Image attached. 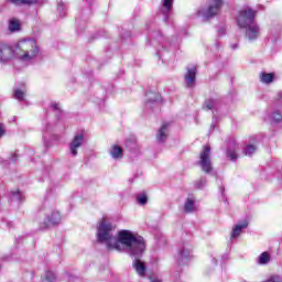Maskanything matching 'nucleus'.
<instances>
[{
	"label": "nucleus",
	"instance_id": "nucleus-1",
	"mask_svg": "<svg viewBox=\"0 0 282 282\" xmlns=\"http://www.w3.org/2000/svg\"><path fill=\"white\" fill-rule=\"evenodd\" d=\"M112 230H116V225L108 221L107 217L104 216L97 227V241L99 243H107L108 250H122L124 246L130 257H142L147 245L142 236H135L129 230H121L118 232L117 239L113 237Z\"/></svg>",
	"mask_w": 282,
	"mask_h": 282
},
{
	"label": "nucleus",
	"instance_id": "nucleus-2",
	"mask_svg": "<svg viewBox=\"0 0 282 282\" xmlns=\"http://www.w3.org/2000/svg\"><path fill=\"white\" fill-rule=\"evenodd\" d=\"M257 17V11L249 9L240 10L238 13L237 23L238 26H240L241 30L246 31V36L249 39V41H254L259 39V25L253 24L254 18Z\"/></svg>",
	"mask_w": 282,
	"mask_h": 282
},
{
	"label": "nucleus",
	"instance_id": "nucleus-3",
	"mask_svg": "<svg viewBox=\"0 0 282 282\" xmlns=\"http://www.w3.org/2000/svg\"><path fill=\"white\" fill-rule=\"evenodd\" d=\"M14 50H17L20 61H32L33 58H36V55L40 52L36 41L31 39L18 41L14 45Z\"/></svg>",
	"mask_w": 282,
	"mask_h": 282
},
{
	"label": "nucleus",
	"instance_id": "nucleus-4",
	"mask_svg": "<svg viewBox=\"0 0 282 282\" xmlns=\"http://www.w3.org/2000/svg\"><path fill=\"white\" fill-rule=\"evenodd\" d=\"M15 57L17 51L14 50V46L6 42H0V63H10V61H14Z\"/></svg>",
	"mask_w": 282,
	"mask_h": 282
},
{
	"label": "nucleus",
	"instance_id": "nucleus-5",
	"mask_svg": "<svg viewBox=\"0 0 282 282\" xmlns=\"http://www.w3.org/2000/svg\"><path fill=\"white\" fill-rule=\"evenodd\" d=\"M199 166L204 173H210L213 171V163L210 162V145H204L199 155Z\"/></svg>",
	"mask_w": 282,
	"mask_h": 282
},
{
	"label": "nucleus",
	"instance_id": "nucleus-6",
	"mask_svg": "<svg viewBox=\"0 0 282 282\" xmlns=\"http://www.w3.org/2000/svg\"><path fill=\"white\" fill-rule=\"evenodd\" d=\"M83 142H85V135L77 134L74 137L73 141L69 144V151L74 158L78 155V149L83 147Z\"/></svg>",
	"mask_w": 282,
	"mask_h": 282
},
{
	"label": "nucleus",
	"instance_id": "nucleus-7",
	"mask_svg": "<svg viewBox=\"0 0 282 282\" xmlns=\"http://www.w3.org/2000/svg\"><path fill=\"white\" fill-rule=\"evenodd\" d=\"M59 223H61V214L58 212H53L46 216L42 225V228L44 229L52 228V226H56Z\"/></svg>",
	"mask_w": 282,
	"mask_h": 282
},
{
	"label": "nucleus",
	"instance_id": "nucleus-8",
	"mask_svg": "<svg viewBox=\"0 0 282 282\" xmlns=\"http://www.w3.org/2000/svg\"><path fill=\"white\" fill-rule=\"evenodd\" d=\"M197 76V66L192 65L187 68V73L185 74V80L187 87H195V78Z\"/></svg>",
	"mask_w": 282,
	"mask_h": 282
},
{
	"label": "nucleus",
	"instance_id": "nucleus-9",
	"mask_svg": "<svg viewBox=\"0 0 282 282\" xmlns=\"http://www.w3.org/2000/svg\"><path fill=\"white\" fill-rule=\"evenodd\" d=\"M221 6H224V0H214V3L210 4L207 9V12H206L207 19H210L213 17H216V14H219V10H221Z\"/></svg>",
	"mask_w": 282,
	"mask_h": 282
},
{
	"label": "nucleus",
	"instance_id": "nucleus-10",
	"mask_svg": "<svg viewBox=\"0 0 282 282\" xmlns=\"http://www.w3.org/2000/svg\"><path fill=\"white\" fill-rule=\"evenodd\" d=\"M132 268L139 276H144V274H147V264L140 259H135L133 261Z\"/></svg>",
	"mask_w": 282,
	"mask_h": 282
},
{
	"label": "nucleus",
	"instance_id": "nucleus-11",
	"mask_svg": "<svg viewBox=\"0 0 282 282\" xmlns=\"http://www.w3.org/2000/svg\"><path fill=\"white\" fill-rule=\"evenodd\" d=\"M169 123H163L162 127L159 129L156 134L158 142H166V138H169Z\"/></svg>",
	"mask_w": 282,
	"mask_h": 282
},
{
	"label": "nucleus",
	"instance_id": "nucleus-12",
	"mask_svg": "<svg viewBox=\"0 0 282 282\" xmlns=\"http://www.w3.org/2000/svg\"><path fill=\"white\" fill-rule=\"evenodd\" d=\"M243 228H248V221L246 220L242 224H238L232 228L230 239H237V237L241 235Z\"/></svg>",
	"mask_w": 282,
	"mask_h": 282
},
{
	"label": "nucleus",
	"instance_id": "nucleus-13",
	"mask_svg": "<svg viewBox=\"0 0 282 282\" xmlns=\"http://www.w3.org/2000/svg\"><path fill=\"white\" fill-rule=\"evenodd\" d=\"M8 3H12L13 6H36L39 0H7Z\"/></svg>",
	"mask_w": 282,
	"mask_h": 282
},
{
	"label": "nucleus",
	"instance_id": "nucleus-14",
	"mask_svg": "<svg viewBox=\"0 0 282 282\" xmlns=\"http://www.w3.org/2000/svg\"><path fill=\"white\" fill-rule=\"evenodd\" d=\"M260 80L264 85H270V83H274V73H260Z\"/></svg>",
	"mask_w": 282,
	"mask_h": 282
},
{
	"label": "nucleus",
	"instance_id": "nucleus-15",
	"mask_svg": "<svg viewBox=\"0 0 282 282\" xmlns=\"http://www.w3.org/2000/svg\"><path fill=\"white\" fill-rule=\"evenodd\" d=\"M183 208L185 210V213H194L195 210V198H186Z\"/></svg>",
	"mask_w": 282,
	"mask_h": 282
},
{
	"label": "nucleus",
	"instance_id": "nucleus-16",
	"mask_svg": "<svg viewBox=\"0 0 282 282\" xmlns=\"http://www.w3.org/2000/svg\"><path fill=\"white\" fill-rule=\"evenodd\" d=\"M110 155L115 160L122 159V148H120V145H117V144L112 145V149L110 151Z\"/></svg>",
	"mask_w": 282,
	"mask_h": 282
},
{
	"label": "nucleus",
	"instance_id": "nucleus-17",
	"mask_svg": "<svg viewBox=\"0 0 282 282\" xmlns=\"http://www.w3.org/2000/svg\"><path fill=\"white\" fill-rule=\"evenodd\" d=\"M21 30V22L17 19H12L9 22V32H19Z\"/></svg>",
	"mask_w": 282,
	"mask_h": 282
},
{
	"label": "nucleus",
	"instance_id": "nucleus-18",
	"mask_svg": "<svg viewBox=\"0 0 282 282\" xmlns=\"http://www.w3.org/2000/svg\"><path fill=\"white\" fill-rule=\"evenodd\" d=\"M271 120H272L273 124L281 123L282 122L281 111H279V110L273 111L271 115Z\"/></svg>",
	"mask_w": 282,
	"mask_h": 282
},
{
	"label": "nucleus",
	"instance_id": "nucleus-19",
	"mask_svg": "<svg viewBox=\"0 0 282 282\" xmlns=\"http://www.w3.org/2000/svg\"><path fill=\"white\" fill-rule=\"evenodd\" d=\"M259 263L261 265H265V263H270V253L268 252H262L260 256H259Z\"/></svg>",
	"mask_w": 282,
	"mask_h": 282
},
{
	"label": "nucleus",
	"instance_id": "nucleus-20",
	"mask_svg": "<svg viewBox=\"0 0 282 282\" xmlns=\"http://www.w3.org/2000/svg\"><path fill=\"white\" fill-rule=\"evenodd\" d=\"M13 97L15 98V100H25V90L15 89L13 93Z\"/></svg>",
	"mask_w": 282,
	"mask_h": 282
},
{
	"label": "nucleus",
	"instance_id": "nucleus-21",
	"mask_svg": "<svg viewBox=\"0 0 282 282\" xmlns=\"http://www.w3.org/2000/svg\"><path fill=\"white\" fill-rule=\"evenodd\" d=\"M137 202L140 204V206H145V204L149 202V197L145 193H141L137 196Z\"/></svg>",
	"mask_w": 282,
	"mask_h": 282
},
{
	"label": "nucleus",
	"instance_id": "nucleus-22",
	"mask_svg": "<svg viewBox=\"0 0 282 282\" xmlns=\"http://www.w3.org/2000/svg\"><path fill=\"white\" fill-rule=\"evenodd\" d=\"M163 8L171 12L173 10V0H163Z\"/></svg>",
	"mask_w": 282,
	"mask_h": 282
},
{
	"label": "nucleus",
	"instance_id": "nucleus-23",
	"mask_svg": "<svg viewBox=\"0 0 282 282\" xmlns=\"http://www.w3.org/2000/svg\"><path fill=\"white\" fill-rule=\"evenodd\" d=\"M204 107L207 111H210V109H215V100L213 99L206 100L204 104Z\"/></svg>",
	"mask_w": 282,
	"mask_h": 282
},
{
	"label": "nucleus",
	"instance_id": "nucleus-24",
	"mask_svg": "<svg viewBox=\"0 0 282 282\" xmlns=\"http://www.w3.org/2000/svg\"><path fill=\"white\" fill-rule=\"evenodd\" d=\"M254 151H257V147L250 144V145H247V151H245V155H249L251 156Z\"/></svg>",
	"mask_w": 282,
	"mask_h": 282
},
{
	"label": "nucleus",
	"instance_id": "nucleus-25",
	"mask_svg": "<svg viewBox=\"0 0 282 282\" xmlns=\"http://www.w3.org/2000/svg\"><path fill=\"white\" fill-rule=\"evenodd\" d=\"M227 158H229V160H237V158H238L237 152L229 150L227 152Z\"/></svg>",
	"mask_w": 282,
	"mask_h": 282
},
{
	"label": "nucleus",
	"instance_id": "nucleus-26",
	"mask_svg": "<svg viewBox=\"0 0 282 282\" xmlns=\"http://www.w3.org/2000/svg\"><path fill=\"white\" fill-rule=\"evenodd\" d=\"M53 111H61V107H58V104H52L51 105Z\"/></svg>",
	"mask_w": 282,
	"mask_h": 282
},
{
	"label": "nucleus",
	"instance_id": "nucleus-27",
	"mask_svg": "<svg viewBox=\"0 0 282 282\" xmlns=\"http://www.w3.org/2000/svg\"><path fill=\"white\" fill-rule=\"evenodd\" d=\"M6 135V130L3 129V126L0 124V138H3Z\"/></svg>",
	"mask_w": 282,
	"mask_h": 282
},
{
	"label": "nucleus",
	"instance_id": "nucleus-28",
	"mask_svg": "<svg viewBox=\"0 0 282 282\" xmlns=\"http://www.w3.org/2000/svg\"><path fill=\"white\" fill-rule=\"evenodd\" d=\"M45 280L48 281V282H52V281H54V275H52V278H51L50 274H47L45 276Z\"/></svg>",
	"mask_w": 282,
	"mask_h": 282
},
{
	"label": "nucleus",
	"instance_id": "nucleus-29",
	"mask_svg": "<svg viewBox=\"0 0 282 282\" xmlns=\"http://www.w3.org/2000/svg\"><path fill=\"white\" fill-rule=\"evenodd\" d=\"M151 282H162V281L159 280V279H156V278H153V279L151 280Z\"/></svg>",
	"mask_w": 282,
	"mask_h": 282
},
{
	"label": "nucleus",
	"instance_id": "nucleus-30",
	"mask_svg": "<svg viewBox=\"0 0 282 282\" xmlns=\"http://www.w3.org/2000/svg\"><path fill=\"white\" fill-rule=\"evenodd\" d=\"M158 98H160V95H159V94H155V100H158Z\"/></svg>",
	"mask_w": 282,
	"mask_h": 282
}]
</instances>
